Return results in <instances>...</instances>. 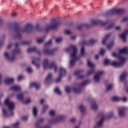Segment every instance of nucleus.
Segmentation results:
<instances>
[{"label": "nucleus", "instance_id": "f257e3e1", "mask_svg": "<svg viewBox=\"0 0 128 128\" xmlns=\"http://www.w3.org/2000/svg\"><path fill=\"white\" fill-rule=\"evenodd\" d=\"M8 27L10 30L9 35L14 40L20 38L25 34H32L34 30V27L30 24H27L22 28L19 26H14L12 24H8Z\"/></svg>", "mask_w": 128, "mask_h": 128}, {"label": "nucleus", "instance_id": "f03ea898", "mask_svg": "<svg viewBox=\"0 0 128 128\" xmlns=\"http://www.w3.org/2000/svg\"><path fill=\"white\" fill-rule=\"evenodd\" d=\"M60 26V22H58V20L56 18H54L50 20V22L48 24H46L44 26L41 24H37L35 26V30L37 32H50V30H58V26Z\"/></svg>", "mask_w": 128, "mask_h": 128}, {"label": "nucleus", "instance_id": "7ed1b4c3", "mask_svg": "<svg viewBox=\"0 0 128 128\" xmlns=\"http://www.w3.org/2000/svg\"><path fill=\"white\" fill-rule=\"evenodd\" d=\"M19 44L18 43H16L15 44H10L8 46V50H10V48H14V49L12 50L11 52V54H8V52H5L4 54V56L5 58L9 60V62H14L16 59V54H20V50L18 48Z\"/></svg>", "mask_w": 128, "mask_h": 128}, {"label": "nucleus", "instance_id": "20e7f679", "mask_svg": "<svg viewBox=\"0 0 128 128\" xmlns=\"http://www.w3.org/2000/svg\"><path fill=\"white\" fill-rule=\"evenodd\" d=\"M65 52L70 53L69 68H72L76 64L77 60H78V58L76 56H78V48L76 46L72 45L68 48L65 49Z\"/></svg>", "mask_w": 128, "mask_h": 128}, {"label": "nucleus", "instance_id": "39448f33", "mask_svg": "<svg viewBox=\"0 0 128 128\" xmlns=\"http://www.w3.org/2000/svg\"><path fill=\"white\" fill-rule=\"evenodd\" d=\"M107 24V22H102V20H91L90 24L83 23L78 24L76 26V30H84V28H88L92 26H96L97 24H100V26H106Z\"/></svg>", "mask_w": 128, "mask_h": 128}, {"label": "nucleus", "instance_id": "423d86ee", "mask_svg": "<svg viewBox=\"0 0 128 128\" xmlns=\"http://www.w3.org/2000/svg\"><path fill=\"white\" fill-rule=\"evenodd\" d=\"M118 60H120V62H112V61L110 60L106 59L104 60V64L106 65L108 64H111V66H115V68H120L124 64V61L126 60V58L122 57V56H118Z\"/></svg>", "mask_w": 128, "mask_h": 128}, {"label": "nucleus", "instance_id": "0eeeda50", "mask_svg": "<svg viewBox=\"0 0 128 128\" xmlns=\"http://www.w3.org/2000/svg\"><path fill=\"white\" fill-rule=\"evenodd\" d=\"M113 116V112H109L106 116H101L100 120L98 122H97L96 124L94 126V128H101L102 126L104 120L105 118H112Z\"/></svg>", "mask_w": 128, "mask_h": 128}, {"label": "nucleus", "instance_id": "6e6552de", "mask_svg": "<svg viewBox=\"0 0 128 128\" xmlns=\"http://www.w3.org/2000/svg\"><path fill=\"white\" fill-rule=\"evenodd\" d=\"M43 66L44 68H50V70L54 68L55 72H58V66H56V62H52L49 64L48 60V59L44 60L43 62Z\"/></svg>", "mask_w": 128, "mask_h": 128}, {"label": "nucleus", "instance_id": "1a4fd4ad", "mask_svg": "<svg viewBox=\"0 0 128 128\" xmlns=\"http://www.w3.org/2000/svg\"><path fill=\"white\" fill-rule=\"evenodd\" d=\"M66 118V116L62 115V114H60L58 115L57 116L56 118L51 119L48 121V122L49 124H58L60 122H62L63 120H64Z\"/></svg>", "mask_w": 128, "mask_h": 128}, {"label": "nucleus", "instance_id": "9d476101", "mask_svg": "<svg viewBox=\"0 0 128 128\" xmlns=\"http://www.w3.org/2000/svg\"><path fill=\"white\" fill-rule=\"evenodd\" d=\"M124 10L122 9H112L106 13V16H114V14H122Z\"/></svg>", "mask_w": 128, "mask_h": 128}, {"label": "nucleus", "instance_id": "9b49d317", "mask_svg": "<svg viewBox=\"0 0 128 128\" xmlns=\"http://www.w3.org/2000/svg\"><path fill=\"white\" fill-rule=\"evenodd\" d=\"M126 107H119L118 108V114L120 118H125L126 116Z\"/></svg>", "mask_w": 128, "mask_h": 128}, {"label": "nucleus", "instance_id": "f8f14e48", "mask_svg": "<svg viewBox=\"0 0 128 128\" xmlns=\"http://www.w3.org/2000/svg\"><path fill=\"white\" fill-rule=\"evenodd\" d=\"M5 104L7 106H8V109L10 110H14V102L11 101L10 100V98H7L5 100Z\"/></svg>", "mask_w": 128, "mask_h": 128}, {"label": "nucleus", "instance_id": "ddd939ff", "mask_svg": "<svg viewBox=\"0 0 128 128\" xmlns=\"http://www.w3.org/2000/svg\"><path fill=\"white\" fill-rule=\"evenodd\" d=\"M102 74H104V72L102 71H100L95 74V75L94 76L95 82L98 83L100 82V76H102Z\"/></svg>", "mask_w": 128, "mask_h": 128}, {"label": "nucleus", "instance_id": "4468645a", "mask_svg": "<svg viewBox=\"0 0 128 128\" xmlns=\"http://www.w3.org/2000/svg\"><path fill=\"white\" fill-rule=\"evenodd\" d=\"M56 52V49H54L52 50H44V54H47L48 56H54Z\"/></svg>", "mask_w": 128, "mask_h": 128}, {"label": "nucleus", "instance_id": "2eb2a0df", "mask_svg": "<svg viewBox=\"0 0 128 128\" xmlns=\"http://www.w3.org/2000/svg\"><path fill=\"white\" fill-rule=\"evenodd\" d=\"M2 112L4 118H9L10 116H14V112H12V111H10L8 113L6 110L4 108H2Z\"/></svg>", "mask_w": 128, "mask_h": 128}, {"label": "nucleus", "instance_id": "dca6fc26", "mask_svg": "<svg viewBox=\"0 0 128 128\" xmlns=\"http://www.w3.org/2000/svg\"><path fill=\"white\" fill-rule=\"evenodd\" d=\"M33 52H36L39 56H40L42 54V52H40V50L36 48V47L29 48L27 50V52L28 53Z\"/></svg>", "mask_w": 128, "mask_h": 128}, {"label": "nucleus", "instance_id": "f3484780", "mask_svg": "<svg viewBox=\"0 0 128 128\" xmlns=\"http://www.w3.org/2000/svg\"><path fill=\"white\" fill-rule=\"evenodd\" d=\"M96 40L92 39L89 41L88 44L86 41H82L81 42L80 44L81 46H86V44H88L89 46H92L93 44H96Z\"/></svg>", "mask_w": 128, "mask_h": 128}, {"label": "nucleus", "instance_id": "a211bd4d", "mask_svg": "<svg viewBox=\"0 0 128 128\" xmlns=\"http://www.w3.org/2000/svg\"><path fill=\"white\" fill-rule=\"evenodd\" d=\"M128 34V29L125 30L124 32L120 34V36L124 42H126V36Z\"/></svg>", "mask_w": 128, "mask_h": 128}, {"label": "nucleus", "instance_id": "6ab92c4d", "mask_svg": "<svg viewBox=\"0 0 128 128\" xmlns=\"http://www.w3.org/2000/svg\"><path fill=\"white\" fill-rule=\"evenodd\" d=\"M40 58H32V64H35L37 68H40V64H38V62H40Z\"/></svg>", "mask_w": 128, "mask_h": 128}, {"label": "nucleus", "instance_id": "aec40b11", "mask_svg": "<svg viewBox=\"0 0 128 128\" xmlns=\"http://www.w3.org/2000/svg\"><path fill=\"white\" fill-rule=\"evenodd\" d=\"M22 90V87L20 86L14 85L10 88V90L12 92H18Z\"/></svg>", "mask_w": 128, "mask_h": 128}, {"label": "nucleus", "instance_id": "412c9836", "mask_svg": "<svg viewBox=\"0 0 128 128\" xmlns=\"http://www.w3.org/2000/svg\"><path fill=\"white\" fill-rule=\"evenodd\" d=\"M52 78V74L50 73L48 74L46 78L45 79V81H44L45 84H50V82H51Z\"/></svg>", "mask_w": 128, "mask_h": 128}, {"label": "nucleus", "instance_id": "4be33fe9", "mask_svg": "<svg viewBox=\"0 0 128 128\" xmlns=\"http://www.w3.org/2000/svg\"><path fill=\"white\" fill-rule=\"evenodd\" d=\"M30 88H36V90H38L40 88V84L38 82H32L30 84Z\"/></svg>", "mask_w": 128, "mask_h": 128}, {"label": "nucleus", "instance_id": "5701e85b", "mask_svg": "<svg viewBox=\"0 0 128 128\" xmlns=\"http://www.w3.org/2000/svg\"><path fill=\"white\" fill-rule=\"evenodd\" d=\"M60 76H64L66 74V70L64 68L61 67L60 68Z\"/></svg>", "mask_w": 128, "mask_h": 128}, {"label": "nucleus", "instance_id": "b1692460", "mask_svg": "<svg viewBox=\"0 0 128 128\" xmlns=\"http://www.w3.org/2000/svg\"><path fill=\"white\" fill-rule=\"evenodd\" d=\"M79 110H80L82 114H86V108L82 104L80 105Z\"/></svg>", "mask_w": 128, "mask_h": 128}, {"label": "nucleus", "instance_id": "393cba45", "mask_svg": "<svg viewBox=\"0 0 128 128\" xmlns=\"http://www.w3.org/2000/svg\"><path fill=\"white\" fill-rule=\"evenodd\" d=\"M128 76V72H123L120 76V80H126V76Z\"/></svg>", "mask_w": 128, "mask_h": 128}, {"label": "nucleus", "instance_id": "a878e982", "mask_svg": "<svg viewBox=\"0 0 128 128\" xmlns=\"http://www.w3.org/2000/svg\"><path fill=\"white\" fill-rule=\"evenodd\" d=\"M14 80V78H7L5 80V82L6 84H12Z\"/></svg>", "mask_w": 128, "mask_h": 128}, {"label": "nucleus", "instance_id": "bb28decb", "mask_svg": "<svg viewBox=\"0 0 128 128\" xmlns=\"http://www.w3.org/2000/svg\"><path fill=\"white\" fill-rule=\"evenodd\" d=\"M91 108L94 112L98 110V104H96V102L91 104Z\"/></svg>", "mask_w": 128, "mask_h": 128}, {"label": "nucleus", "instance_id": "cd10ccee", "mask_svg": "<svg viewBox=\"0 0 128 128\" xmlns=\"http://www.w3.org/2000/svg\"><path fill=\"white\" fill-rule=\"evenodd\" d=\"M110 34H108L106 36L105 38L102 41V44H106L108 40L110 38Z\"/></svg>", "mask_w": 128, "mask_h": 128}, {"label": "nucleus", "instance_id": "c85d7f7f", "mask_svg": "<svg viewBox=\"0 0 128 128\" xmlns=\"http://www.w3.org/2000/svg\"><path fill=\"white\" fill-rule=\"evenodd\" d=\"M112 100L113 102H120V100H122V98L118 96H115L112 98Z\"/></svg>", "mask_w": 128, "mask_h": 128}, {"label": "nucleus", "instance_id": "c756f323", "mask_svg": "<svg viewBox=\"0 0 128 128\" xmlns=\"http://www.w3.org/2000/svg\"><path fill=\"white\" fill-rule=\"evenodd\" d=\"M87 62L88 66H90V68H94V64L90 60L88 59L87 60Z\"/></svg>", "mask_w": 128, "mask_h": 128}, {"label": "nucleus", "instance_id": "7c9ffc66", "mask_svg": "<svg viewBox=\"0 0 128 128\" xmlns=\"http://www.w3.org/2000/svg\"><path fill=\"white\" fill-rule=\"evenodd\" d=\"M128 48H124L120 50L119 54H128Z\"/></svg>", "mask_w": 128, "mask_h": 128}, {"label": "nucleus", "instance_id": "2f4dec72", "mask_svg": "<svg viewBox=\"0 0 128 128\" xmlns=\"http://www.w3.org/2000/svg\"><path fill=\"white\" fill-rule=\"evenodd\" d=\"M48 110V105H44L42 109V114H44Z\"/></svg>", "mask_w": 128, "mask_h": 128}, {"label": "nucleus", "instance_id": "473e14b6", "mask_svg": "<svg viewBox=\"0 0 128 128\" xmlns=\"http://www.w3.org/2000/svg\"><path fill=\"white\" fill-rule=\"evenodd\" d=\"M88 84V80H85L82 83L80 84L79 86L80 88H82V86H86Z\"/></svg>", "mask_w": 128, "mask_h": 128}, {"label": "nucleus", "instance_id": "72a5a7b5", "mask_svg": "<svg viewBox=\"0 0 128 128\" xmlns=\"http://www.w3.org/2000/svg\"><path fill=\"white\" fill-rule=\"evenodd\" d=\"M17 98L21 102H24V94H20L17 96Z\"/></svg>", "mask_w": 128, "mask_h": 128}, {"label": "nucleus", "instance_id": "f704fd0d", "mask_svg": "<svg viewBox=\"0 0 128 128\" xmlns=\"http://www.w3.org/2000/svg\"><path fill=\"white\" fill-rule=\"evenodd\" d=\"M86 56V50L84 47H82L80 50V56Z\"/></svg>", "mask_w": 128, "mask_h": 128}, {"label": "nucleus", "instance_id": "c9c22d12", "mask_svg": "<svg viewBox=\"0 0 128 128\" xmlns=\"http://www.w3.org/2000/svg\"><path fill=\"white\" fill-rule=\"evenodd\" d=\"M54 92L57 94H58V96H60V94H62V92H60V88L58 87L55 88Z\"/></svg>", "mask_w": 128, "mask_h": 128}, {"label": "nucleus", "instance_id": "e433bc0d", "mask_svg": "<svg viewBox=\"0 0 128 128\" xmlns=\"http://www.w3.org/2000/svg\"><path fill=\"white\" fill-rule=\"evenodd\" d=\"M114 24H110L108 26L106 27L105 30H112V28H114Z\"/></svg>", "mask_w": 128, "mask_h": 128}, {"label": "nucleus", "instance_id": "4c0bfd02", "mask_svg": "<svg viewBox=\"0 0 128 128\" xmlns=\"http://www.w3.org/2000/svg\"><path fill=\"white\" fill-rule=\"evenodd\" d=\"M112 88H114V85H112V84H108L106 87V91L108 92L110 90H112Z\"/></svg>", "mask_w": 128, "mask_h": 128}, {"label": "nucleus", "instance_id": "58836bf2", "mask_svg": "<svg viewBox=\"0 0 128 128\" xmlns=\"http://www.w3.org/2000/svg\"><path fill=\"white\" fill-rule=\"evenodd\" d=\"M74 92H75V94H80V92H82V89L74 88Z\"/></svg>", "mask_w": 128, "mask_h": 128}, {"label": "nucleus", "instance_id": "ea45409f", "mask_svg": "<svg viewBox=\"0 0 128 128\" xmlns=\"http://www.w3.org/2000/svg\"><path fill=\"white\" fill-rule=\"evenodd\" d=\"M32 113L34 116H36V115L38 114V110L36 109V107L34 108Z\"/></svg>", "mask_w": 128, "mask_h": 128}, {"label": "nucleus", "instance_id": "a19ab883", "mask_svg": "<svg viewBox=\"0 0 128 128\" xmlns=\"http://www.w3.org/2000/svg\"><path fill=\"white\" fill-rule=\"evenodd\" d=\"M44 42V38H40L36 40L38 44H42Z\"/></svg>", "mask_w": 128, "mask_h": 128}, {"label": "nucleus", "instance_id": "79ce46f5", "mask_svg": "<svg viewBox=\"0 0 128 128\" xmlns=\"http://www.w3.org/2000/svg\"><path fill=\"white\" fill-rule=\"evenodd\" d=\"M114 46V42H112L107 46L108 49L110 50V48H112V46Z\"/></svg>", "mask_w": 128, "mask_h": 128}, {"label": "nucleus", "instance_id": "37998d69", "mask_svg": "<svg viewBox=\"0 0 128 128\" xmlns=\"http://www.w3.org/2000/svg\"><path fill=\"white\" fill-rule=\"evenodd\" d=\"M52 40H50L48 42H46L44 44V46L47 48V46H52Z\"/></svg>", "mask_w": 128, "mask_h": 128}, {"label": "nucleus", "instance_id": "c03bdc74", "mask_svg": "<svg viewBox=\"0 0 128 128\" xmlns=\"http://www.w3.org/2000/svg\"><path fill=\"white\" fill-rule=\"evenodd\" d=\"M50 116H56V111L54 110H51L49 112Z\"/></svg>", "mask_w": 128, "mask_h": 128}, {"label": "nucleus", "instance_id": "a18cd8bd", "mask_svg": "<svg viewBox=\"0 0 128 128\" xmlns=\"http://www.w3.org/2000/svg\"><path fill=\"white\" fill-rule=\"evenodd\" d=\"M62 76H59V77L57 78L56 80V84H58V82H60V80H62Z\"/></svg>", "mask_w": 128, "mask_h": 128}, {"label": "nucleus", "instance_id": "49530a36", "mask_svg": "<svg viewBox=\"0 0 128 128\" xmlns=\"http://www.w3.org/2000/svg\"><path fill=\"white\" fill-rule=\"evenodd\" d=\"M74 76H78V78H82V76H80V72L76 71L74 73Z\"/></svg>", "mask_w": 128, "mask_h": 128}, {"label": "nucleus", "instance_id": "de8ad7c7", "mask_svg": "<svg viewBox=\"0 0 128 128\" xmlns=\"http://www.w3.org/2000/svg\"><path fill=\"white\" fill-rule=\"evenodd\" d=\"M22 120H23V122H26V120H28V117L26 116H22Z\"/></svg>", "mask_w": 128, "mask_h": 128}, {"label": "nucleus", "instance_id": "09e8293b", "mask_svg": "<svg viewBox=\"0 0 128 128\" xmlns=\"http://www.w3.org/2000/svg\"><path fill=\"white\" fill-rule=\"evenodd\" d=\"M55 41H56V44H60V42H62V38H56Z\"/></svg>", "mask_w": 128, "mask_h": 128}, {"label": "nucleus", "instance_id": "8fccbe9b", "mask_svg": "<svg viewBox=\"0 0 128 128\" xmlns=\"http://www.w3.org/2000/svg\"><path fill=\"white\" fill-rule=\"evenodd\" d=\"M94 72V70H89L88 72V76H90V74H92Z\"/></svg>", "mask_w": 128, "mask_h": 128}, {"label": "nucleus", "instance_id": "3c124183", "mask_svg": "<svg viewBox=\"0 0 128 128\" xmlns=\"http://www.w3.org/2000/svg\"><path fill=\"white\" fill-rule=\"evenodd\" d=\"M26 70L28 72H29L30 74V72H32V68L30 67H28L26 68Z\"/></svg>", "mask_w": 128, "mask_h": 128}, {"label": "nucleus", "instance_id": "603ef678", "mask_svg": "<svg viewBox=\"0 0 128 128\" xmlns=\"http://www.w3.org/2000/svg\"><path fill=\"white\" fill-rule=\"evenodd\" d=\"M76 119L75 118H72L70 120V122H72V124H74V122H76Z\"/></svg>", "mask_w": 128, "mask_h": 128}, {"label": "nucleus", "instance_id": "864d4df0", "mask_svg": "<svg viewBox=\"0 0 128 128\" xmlns=\"http://www.w3.org/2000/svg\"><path fill=\"white\" fill-rule=\"evenodd\" d=\"M100 54H102V56H104V53L106 52V50H104V49H101L100 50Z\"/></svg>", "mask_w": 128, "mask_h": 128}, {"label": "nucleus", "instance_id": "5fc2aeb1", "mask_svg": "<svg viewBox=\"0 0 128 128\" xmlns=\"http://www.w3.org/2000/svg\"><path fill=\"white\" fill-rule=\"evenodd\" d=\"M24 78V76L22 75H20L18 77V80L20 82Z\"/></svg>", "mask_w": 128, "mask_h": 128}, {"label": "nucleus", "instance_id": "6e6d98bb", "mask_svg": "<svg viewBox=\"0 0 128 128\" xmlns=\"http://www.w3.org/2000/svg\"><path fill=\"white\" fill-rule=\"evenodd\" d=\"M65 90H66V92H70V87L67 86L65 88Z\"/></svg>", "mask_w": 128, "mask_h": 128}, {"label": "nucleus", "instance_id": "4d7b16f0", "mask_svg": "<svg viewBox=\"0 0 128 128\" xmlns=\"http://www.w3.org/2000/svg\"><path fill=\"white\" fill-rule=\"evenodd\" d=\"M121 100H122V102H128V98L124 97L122 98Z\"/></svg>", "mask_w": 128, "mask_h": 128}, {"label": "nucleus", "instance_id": "13d9d810", "mask_svg": "<svg viewBox=\"0 0 128 128\" xmlns=\"http://www.w3.org/2000/svg\"><path fill=\"white\" fill-rule=\"evenodd\" d=\"M32 102V100L30 99H28L26 102L25 104H30Z\"/></svg>", "mask_w": 128, "mask_h": 128}, {"label": "nucleus", "instance_id": "bf43d9fd", "mask_svg": "<svg viewBox=\"0 0 128 128\" xmlns=\"http://www.w3.org/2000/svg\"><path fill=\"white\" fill-rule=\"evenodd\" d=\"M122 28L120 27V26H117L115 28V30H120Z\"/></svg>", "mask_w": 128, "mask_h": 128}, {"label": "nucleus", "instance_id": "052dcab7", "mask_svg": "<svg viewBox=\"0 0 128 128\" xmlns=\"http://www.w3.org/2000/svg\"><path fill=\"white\" fill-rule=\"evenodd\" d=\"M65 33L66 34H72V32L70 30H66L65 31Z\"/></svg>", "mask_w": 128, "mask_h": 128}, {"label": "nucleus", "instance_id": "680f3d73", "mask_svg": "<svg viewBox=\"0 0 128 128\" xmlns=\"http://www.w3.org/2000/svg\"><path fill=\"white\" fill-rule=\"evenodd\" d=\"M12 18H16V16H18V13L13 12L12 14Z\"/></svg>", "mask_w": 128, "mask_h": 128}, {"label": "nucleus", "instance_id": "e2e57ef3", "mask_svg": "<svg viewBox=\"0 0 128 128\" xmlns=\"http://www.w3.org/2000/svg\"><path fill=\"white\" fill-rule=\"evenodd\" d=\"M112 56H113L118 57V56H118V54H116V53H114V52H113V53H112Z\"/></svg>", "mask_w": 128, "mask_h": 128}, {"label": "nucleus", "instance_id": "0e129e2a", "mask_svg": "<svg viewBox=\"0 0 128 128\" xmlns=\"http://www.w3.org/2000/svg\"><path fill=\"white\" fill-rule=\"evenodd\" d=\"M2 24H4L2 21V20H0V28L2 26Z\"/></svg>", "mask_w": 128, "mask_h": 128}, {"label": "nucleus", "instance_id": "69168bd1", "mask_svg": "<svg viewBox=\"0 0 128 128\" xmlns=\"http://www.w3.org/2000/svg\"><path fill=\"white\" fill-rule=\"evenodd\" d=\"M98 58H99L98 55L96 54V55L95 56V58L96 60H98Z\"/></svg>", "mask_w": 128, "mask_h": 128}, {"label": "nucleus", "instance_id": "338daca9", "mask_svg": "<svg viewBox=\"0 0 128 128\" xmlns=\"http://www.w3.org/2000/svg\"><path fill=\"white\" fill-rule=\"evenodd\" d=\"M76 36H72L71 37V39L72 40H76Z\"/></svg>", "mask_w": 128, "mask_h": 128}, {"label": "nucleus", "instance_id": "774afa93", "mask_svg": "<svg viewBox=\"0 0 128 128\" xmlns=\"http://www.w3.org/2000/svg\"><path fill=\"white\" fill-rule=\"evenodd\" d=\"M2 84V74H0V84Z\"/></svg>", "mask_w": 128, "mask_h": 128}]
</instances>
